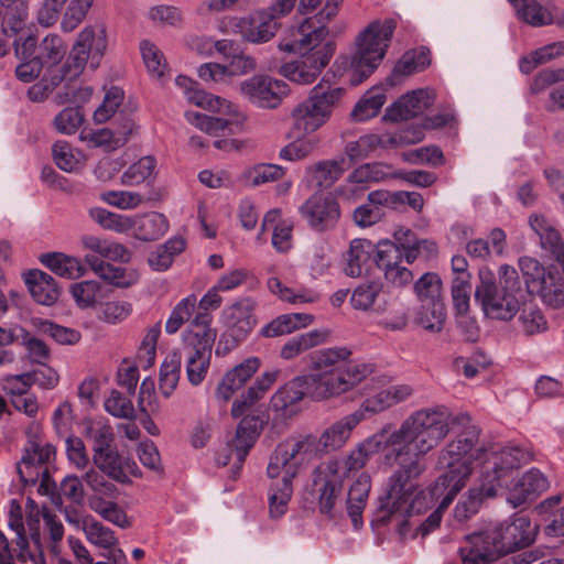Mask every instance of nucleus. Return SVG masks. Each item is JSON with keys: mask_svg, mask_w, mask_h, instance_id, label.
Instances as JSON below:
<instances>
[{"mask_svg": "<svg viewBox=\"0 0 564 564\" xmlns=\"http://www.w3.org/2000/svg\"><path fill=\"white\" fill-rule=\"evenodd\" d=\"M67 520L69 523H76L84 532L86 540L98 549H109L119 543L115 532L91 516H86L80 521H73L69 517Z\"/></svg>", "mask_w": 564, "mask_h": 564, "instance_id": "nucleus-39", "label": "nucleus"}, {"mask_svg": "<svg viewBox=\"0 0 564 564\" xmlns=\"http://www.w3.org/2000/svg\"><path fill=\"white\" fill-rule=\"evenodd\" d=\"M219 29L223 32L237 33L249 43L262 44L274 37L279 24L269 20L267 15H262V12L258 10L249 17L224 20Z\"/></svg>", "mask_w": 564, "mask_h": 564, "instance_id": "nucleus-19", "label": "nucleus"}, {"mask_svg": "<svg viewBox=\"0 0 564 564\" xmlns=\"http://www.w3.org/2000/svg\"><path fill=\"white\" fill-rule=\"evenodd\" d=\"M518 265L528 293L539 296L547 307H564V251L546 265L528 256L519 258Z\"/></svg>", "mask_w": 564, "mask_h": 564, "instance_id": "nucleus-9", "label": "nucleus"}, {"mask_svg": "<svg viewBox=\"0 0 564 564\" xmlns=\"http://www.w3.org/2000/svg\"><path fill=\"white\" fill-rule=\"evenodd\" d=\"M401 262L402 253L395 243L389 240L379 242L376 264L383 271L388 283L397 288L408 285L413 279L411 270L402 265Z\"/></svg>", "mask_w": 564, "mask_h": 564, "instance_id": "nucleus-25", "label": "nucleus"}, {"mask_svg": "<svg viewBox=\"0 0 564 564\" xmlns=\"http://www.w3.org/2000/svg\"><path fill=\"white\" fill-rule=\"evenodd\" d=\"M284 175V169L276 164L260 163L247 167L242 173V180L250 186H259L274 182Z\"/></svg>", "mask_w": 564, "mask_h": 564, "instance_id": "nucleus-60", "label": "nucleus"}, {"mask_svg": "<svg viewBox=\"0 0 564 564\" xmlns=\"http://www.w3.org/2000/svg\"><path fill=\"white\" fill-rule=\"evenodd\" d=\"M86 437L93 443V453L111 447L113 432L109 424L102 420L85 423Z\"/></svg>", "mask_w": 564, "mask_h": 564, "instance_id": "nucleus-61", "label": "nucleus"}, {"mask_svg": "<svg viewBox=\"0 0 564 564\" xmlns=\"http://www.w3.org/2000/svg\"><path fill=\"white\" fill-rule=\"evenodd\" d=\"M240 95L250 104L263 108H276L288 93L284 82L269 75H253L239 84Z\"/></svg>", "mask_w": 564, "mask_h": 564, "instance_id": "nucleus-17", "label": "nucleus"}, {"mask_svg": "<svg viewBox=\"0 0 564 564\" xmlns=\"http://www.w3.org/2000/svg\"><path fill=\"white\" fill-rule=\"evenodd\" d=\"M301 214L308 226L317 231L333 228L340 216L336 200L323 194L311 196L301 207Z\"/></svg>", "mask_w": 564, "mask_h": 564, "instance_id": "nucleus-24", "label": "nucleus"}, {"mask_svg": "<svg viewBox=\"0 0 564 564\" xmlns=\"http://www.w3.org/2000/svg\"><path fill=\"white\" fill-rule=\"evenodd\" d=\"M257 68L256 59L247 54L238 53L230 57L227 65L218 63H205L197 70L198 77L208 83H227L231 77L243 76Z\"/></svg>", "mask_w": 564, "mask_h": 564, "instance_id": "nucleus-26", "label": "nucleus"}, {"mask_svg": "<svg viewBox=\"0 0 564 564\" xmlns=\"http://www.w3.org/2000/svg\"><path fill=\"white\" fill-rule=\"evenodd\" d=\"M361 421L364 415L355 411L325 429L318 437L308 434L288 440L276 447L267 467V475L272 480L268 490L272 518H280L288 511L293 479L324 452L341 448Z\"/></svg>", "mask_w": 564, "mask_h": 564, "instance_id": "nucleus-2", "label": "nucleus"}, {"mask_svg": "<svg viewBox=\"0 0 564 564\" xmlns=\"http://www.w3.org/2000/svg\"><path fill=\"white\" fill-rule=\"evenodd\" d=\"M379 245L362 238L352 239L346 252L345 273L350 278H359L367 273L376 262Z\"/></svg>", "mask_w": 564, "mask_h": 564, "instance_id": "nucleus-30", "label": "nucleus"}, {"mask_svg": "<svg viewBox=\"0 0 564 564\" xmlns=\"http://www.w3.org/2000/svg\"><path fill=\"white\" fill-rule=\"evenodd\" d=\"M262 229H272L271 243L279 253L293 248V221L282 218L280 209H271L264 215Z\"/></svg>", "mask_w": 564, "mask_h": 564, "instance_id": "nucleus-35", "label": "nucleus"}, {"mask_svg": "<svg viewBox=\"0 0 564 564\" xmlns=\"http://www.w3.org/2000/svg\"><path fill=\"white\" fill-rule=\"evenodd\" d=\"M529 225L540 239L543 249L553 256L564 251V243L553 221L545 215L534 213L529 217Z\"/></svg>", "mask_w": 564, "mask_h": 564, "instance_id": "nucleus-40", "label": "nucleus"}, {"mask_svg": "<svg viewBox=\"0 0 564 564\" xmlns=\"http://www.w3.org/2000/svg\"><path fill=\"white\" fill-rule=\"evenodd\" d=\"M434 99V91L427 88L409 91L386 109L382 119L390 122L409 120L423 113Z\"/></svg>", "mask_w": 564, "mask_h": 564, "instance_id": "nucleus-23", "label": "nucleus"}, {"mask_svg": "<svg viewBox=\"0 0 564 564\" xmlns=\"http://www.w3.org/2000/svg\"><path fill=\"white\" fill-rule=\"evenodd\" d=\"M197 305V297L195 294L182 299L172 310L166 323L165 332L167 334H175L182 325L189 319Z\"/></svg>", "mask_w": 564, "mask_h": 564, "instance_id": "nucleus-62", "label": "nucleus"}, {"mask_svg": "<svg viewBox=\"0 0 564 564\" xmlns=\"http://www.w3.org/2000/svg\"><path fill=\"white\" fill-rule=\"evenodd\" d=\"M519 447L521 448V446ZM527 452L530 454V459L528 460L529 463L532 459V454L528 449ZM523 464H527V462L522 463V465ZM520 466L521 464L511 469L507 484L500 490L501 494L505 489H507V501L513 508L520 507L525 502L535 499L550 486L547 478L536 468L529 469L517 479L512 478L513 469H517Z\"/></svg>", "mask_w": 564, "mask_h": 564, "instance_id": "nucleus-18", "label": "nucleus"}, {"mask_svg": "<svg viewBox=\"0 0 564 564\" xmlns=\"http://www.w3.org/2000/svg\"><path fill=\"white\" fill-rule=\"evenodd\" d=\"M382 292V284L378 281H367L356 286L350 296V304L357 311L371 310Z\"/></svg>", "mask_w": 564, "mask_h": 564, "instance_id": "nucleus-59", "label": "nucleus"}, {"mask_svg": "<svg viewBox=\"0 0 564 564\" xmlns=\"http://www.w3.org/2000/svg\"><path fill=\"white\" fill-rule=\"evenodd\" d=\"M341 95L340 88L324 83L313 87L308 97L291 112L294 131L300 134H316V131L330 119Z\"/></svg>", "mask_w": 564, "mask_h": 564, "instance_id": "nucleus-13", "label": "nucleus"}, {"mask_svg": "<svg viewBox=\"0 0 564 564\" xmlns=\"http://www.w3.org/2000/svg\"><path fill=\"white\" fill-rule=\"evenodd\" d=\"M387 101L384 87L376 86L367 90L355 105L351 117L355 121L364 122L376 117Z\"/></svg>", "mask_w": 564, "mask_h": 564, "instance_id": "nucleus-43", "label": "nucleus"}, {"mask_svg": "<svg viewBox=\"0 0 564 564\" xmlns=\"http://www.w3.org/2000/svg\"><path fill=\"white\" fill-rule=\"evenodd\" d=\"M513 7L518 19L532 26H544L554 23L550 7L542 6L538 0H508Z\"/></svg>", "mask_w": 564, "mask_h": 564, "instance_id": "nucleus-42", "label": "nucleus"}, {"mask_svg": "<svg viewBox=\"0 0 564 564\" xmlns=\"http://www.w3.org/2000/svg\"><path fill=\"white\" fill-rule=\"evenodd\" d=\"M430 63V52L424 47L406 52L394 66L392 76L399 77L412 75L425 69Z\"/></svg>", "mask_w": 564, "mask_h": 564, "instance_id": "nucleus-58", "label": "nucleus"}, {"mask_svg": "<svg viewBox=\"0 0 564 564\" xmlns=\"http://www.w3.org/2000/svg\"><path fill=\"white\" fill-rule=\"evenodd\" d=\"M209 314H197L183 333V347L178 352L185 359L186 377L192 386L200 384L208 371L216 330L210 327Z\"/></svg>", "mask_w": 564, "mask_h": 564, "instance_id": "nucleus-10", "label": "nucleus"}, {"mask_svg": "<svg viewBox=\"0 0 564 564\" xmlns=\"http://www.w3.org/2000/svg\"><path fill=\"white\" fill-rule=\"evenodd\" d=\"M372 180L364 164L355 169L348 176L346 183L339 188V195L346 199H354L359 196Z\"/></svg>", "mask_w": 564, "mask_h": 564, "instance_id": "nucleus-64", "label": "nucleus"}, {"mask_svg": "<svg viewBox=\"0 0 564 564\" xmlns=\"http://www.w3.org/2000/svg\"><path fill=\"white\" fill-rule=\"evenodd\" d=\"M412 392V388L408 384H394L375 389L362 401L357 413L364 415L365 420L405 401L411 397Z\"/></svg>", "mask_w": 564, "mask_h": 564, "instance_id": "nucleus-28", "label": "nucleus"}, {"mask_svg": "<svg viewBox=\"0 0 564 564\" xmlns=\"http://www.w3.org/2000/svg\"><path fill=\"white\" fill-rule=\"evenodd\" d=\"M134 128V122L130 118H124L113 130L102 128L94 130L84 128L79 133V140L90 148H104L107 151H113L123 147Z\"/></svg>", "mask_w": 564, "mask_h": 564, "instance_id": "nucleus-27", "label": "nucleus"}, {"mask_svg": "<svg viewBox=\"0 0 564 564\" xmlns=\"http://www.w3.org/2000/svg\"><path fill=\"white\" fill-rule=\"evenodd\" d=\"M562 497L560 495L546 498L535 507L540 516H552L551 522L545 527V533L550 536H564V507L558 508Z\"/></svg>", "mask_w": 564, "mask_h": 564, "instance_id": "nucleus-56", "label": "nucleus"}, {"mask_svg": "<svg viewBox=\"0 0 564 564\" xmlns=\"http://www.w3.org/2000/svg\"><path fill=\"white\" fill-rule=\"evenodd\" d=\"M69 293L82 310L94 307L104 297L102 285L96 280L73 283L69 286Z\"/></svg>", "mask_w": 564, "mask_h": 564, "instance_id": "nucleus-52", "label": "nucleus"}, {"mask_svg": "<svg viewBox=\"0 0 564 564\" xmlns=\"http://www.w3.org/2000/svg\"><path fill=\"white\" fill-rule=\"evenodd\" d=\"M23 281L33 297L41 305H53L59 297V288L55 279L41 270H29L23 273Z\"/></svg>", "mask_w": 564, "mask_h": 564, "instance_id": "nucleus-33", "label": "nucleus"}, {"mask_svg": "<svg viewBox=\"0 0 564 564\" xmlns=\"http://www.w3.org/2000/svg\"><path fill=\"white\" fill-rule=\"evenodd\" d=\"M446 308L444 302L422 303L415 316V322L430 333H440L445 324Z\"/></svg>", "mask_w": 564, "mask_h": 564, "instance_id": "nucleus-50", "label": "nucleus"}, {"mask_svg": "<svg viewBox=\"0 0 564 564\" xmlns=\"http://www.w3.org/2000/svg\"><path fill=\"white\" fill-rule=\"evenodd\" d=\"M182 354L178 350L170 352L160 367L159 389L164 398H170L175 391L181 376Z\"/></svg>", "mask_w": 564, "mask_h": 564, "instance_id": "nucleus-47", "label": "nucleus"}, {"mask_svg": "<svg viewBox=\"0 0 564 564\" xmlns=\"http://www.w3.org/2000/svg\"><path fill=\"white\" fill-rule=\"evenodd\" d=\"M40 260L48 270L64 279L76 280L87 272L84 259L64 252L45 253Z\"/></svg>", "mask_w": 564, "mask_h": 564, "instance_id": "nucleus-36", "label": "nucleus"}, {"mask_svg": "<svg viewBox=\"0 0 564 564\" xmlns=\"http://www.w3.org/2000/svg\"><path fill=\"white\" fill-rule=\"evenodd\" d=\"M55 164L64 172L76 173L80 171L87 161L86 155L73 148L67 141H56L52 147Z\"/></svg>", "mask_w": 564, "mask_h": 564, "instance_id": "nucleus-45", "label": "nucleus"}, {"mask_svg": "<svg viewBox=\"0 0 564 564\" xmlns=\"http://www.w3.org/2000/svg\"><path fill=\"white\" fill-rule=\"evenodd\" d=\"M562 55H564V41L554 42L521 57L519 68L523 74H530L539 65L545 64Z\"/></svg>", "mask_w": 564, "mask_h": 564, "instance_id": "nucleus-54", "label": "nucleus"}, {"mask_svg": "<svg viewBox=\"0 0 564 564\" xmlns=\"http://www.w3.org/2000/svg\"><path fill=\"white\" fill-rule=\"evenodd\" d=\"M64 79H69V76L65 73V66L62 65L57 73L46 72L39 83L29 88L28 95L33 101H42Z\"/></svg>", "mask_w": 564, "mask_h": 564, "instance_id": "nucleus-63", "label": "nucleus"}, {"mask_svg": "<svg viewBox=\"0 0 564 564\" xmlns=\"http://www.w3.org/2000/svg\"><path fill=\"white\" fill-rule=\"evenodd\" d=\"M346 170L345 159L321 161L306 169L305 178L316 187L332 186Z\"/></svg>", "mask_w": 564, "mask_h": 564, "instance_id": "nucleus-41", "label": "nucleus"}, {"mask_svg": "<svg viewBox=\"0 0 564 564\" xmlns=\"http://www.w3.org/2000/svg\"><path fill=\"white\" fill-rule=\"evenodd\" d=\"M350 356L351 351L346 347L324 348L312 355L311 373L305 376L313 379L311 382L315 386L313 391L317 398H326L324 383L332 382L338 376Z\"/></svg>", "mask_w": 564, "mask_h": 564, "instance_id": "nucleus-16", "label": "nucleus"}, {"mask_svg": "<svg viewBox=\"0 0 564 564\" xmlns=\"http://www.w3.org/2000/svg\"><path fill=\"white\" fill-rule=\"evenodd\" d=\"M268 290L282 302L291 305L314 304L319 301V293L312 289L301 286L293 289L284 285L276 276H271L267 281Z\"/></svg>", "mask_w": 564, "mask_h": 564, "instance_id": "nucleus-38", "label": "nucleus"}, {"mask_svg": "<svg viewBox=\"0 0 564 564\" xmlns=\"http://www.w3.org/2000/svg\"><path fill=\"white\" fill-rule=\"evenodd\" d=\"M156 161L153 156L147 155L131 164L121 175V184L137 186L150 182L155 176Z\"/></svg>", "mask_w": 564, "mask_h": 564, "instance_id": "nucleus-55", "label": "nucleus"}, {"mask_svg": "<svg viewBox=\"0 0 564 564\" xmlns=\"http://www.w3.org/2000/svg\"><path fill=\"white\" fill-rule=\"evenodd\" d=\"M93 460L95 466L100 471H102L113 480L121 484H127L130 481L129 476L127 475L121 465L119 455L117 454V452L111 449V447L95 452L93 454Z\"/></svg>", "mask_w": 564, "mask_h": 564, "instance_id": "nucleus-51", "label": "nucleus"}, {"mask_svg": "<svg viewBox=\"0 0 564 564\" xmlns=\"http://www.w3.org/2000/svg\"><path fill=\"white\" fill-rule=\"evenodd\" d=\"M387 134L369 133L349 141L345 145V154L350 161H360L371 155L378 149H387Z\"/></svg>", "mask_w": 564, "mask_h": 564, "instance_id": "nucleus-46", "label": "nucleus"}, {"mask_svg": "<svg viewBox=\"0 0 564 564\" xmlns=\"http://www.w3.org/2000/svg\"><path fill=\"white\" fill-rule=\"evenodd\" d=\"M259 367V358L250 357L226 372L217 387V399L223 402L229 401L235 392L241 389L245 383L256 373Z\"/></svg>", "mask_w": 564, "mask_h": 564, "instance_id": "nucleus-31", "label": "nucleus"}, {"mask_svg": "<svg viewBox=\"0 0 564 564\" xmlns=\"http://www.w3.org/2000/svg\"><path fill=\"white\" fill-rule=\"evenodd\" d=\"M373 311L380 315L379 325L384 329L398 332L408 325V314L403 304L395 299L378 304Z\"/></svg>", "mask_w": 564, "mask_h": 564, "instance_id": "nucleus-44", "label": "nucleus"}, {"mask_svg": "<svg viewBox=\"0 0 564 564\" xmlns=\"http://www.w3.org/2000/svg\"><path fill=\"white\" fill-rule=\"evenodd\" d=\"M170 228L167 217L159 212L133 215L132 236L141 241H154L163 237Z\"/></svg>", "mask_w": 564, "mask_h": 564, "instance_id": "nucleus-34", "label": "nucleus"}, {"mask_svg": "<svg viewBox=\"0 0 564 564\" xmlns=\"http://www.w3.org/2000/svg\"><path fill=\"white\" fill-rule=\"evenodd\" d=\"M107 32L102 24L85 26L77 35L69 54L63 64L69 80L79 77L87 64L93 69L100 65L107 50Z\"/></svg>", "mask_w": 564, "mask_h": 564, "instance_id": "nucleus-15", "label": "nucleus"}, {"mask_svg": "<svg viewBox=\"0 0 564 564\" xmlns=\"http://www.w3.org/2000/svg\"><path fill=\"white\" fill-rule=\"evenodd\" d=\"M370 490L371 477L366 471L359 473L348 487L345 506L355 528L362 524V512L367 506Z\"/></svg>", "mask_w": 564, "mask_h": 564, "instance_id": "nucleus-32", "label": "nucleus"}, {"mask_svg": "<svg viewBox=\"0 0 564 564\" xmlns=\"http://www.w3.org/2000/svg\"><path fill=\"white\" fill-rule=\"evenodd\" d=\"M259 436V431L257 429V421L254 417H245L240 421L237 426L236 435L227 444L226 453L220 454L216 458V463L219 466H226L229 464L232 458L234 465L239 470L245 462L246 456L248 455L250 448L256 443Z\"/></svg>", "mask_w": 564, "mask_h": 564, "instance_id": "nucleus-22", "label": "nucleus"}, {"mask_svg": "<svg viewBox=\"0 0 564 564\" xmlns=\"http://www.w3.org/2000/svg\"><path fill=\"white\" fill-rule=\"evenodd\" d=\"M395 22L392 19L372 21L356 37V51L350 59V70L358 79L354 84L361 83L379 66L383 59Z\"/></svg>", "mask_w": 564, "mask_h": 564, "instance_id": "nucleus-11", "label": "nucleus"}, {"mask_svg": "<svg viewBox=\"0 0 564 564\" xmlns=\"http://www.w3.org/2000/svg\"><path fill=\"white\" fill-rule=\"evenodd\" d=\"M326 328L312 329L288 339L280 350V357L284 360H292L308 349L325 344L329 337Z\"/></svg>", "mask_w": 564, "mask_h": 564, "instance_id": "nucleus-37", "label": "nucleus"}, {"mask_svg": "<svg viewBox=\"0 0 564 564\" xmlns=\"http://www.w3.org/2000/svg\"><path fill=\"white\" fill-rule=\"evenodd\" d=\"M478 427L476 425L467 426L462 433H459L455 440L449 442L441 452L438 456V463L445 468V471L438 476V478L426 489H422L415 482V478L419 476H411L410 480L414 484L415 489L411 495V500L419 496H429L431 501L429 505L420 511L410 512H388L387 517H411L413 514H420L430 509L434 502L441 499L440 506L436 511L430 514V517L421 524L420 532L424 536L437 528L442 519V510L446 509L456 495L465 487L469 476L471 475V462L474 458L473 451L477 445Z\"/></svg>", "mask_w": 564, "mask_h": 564, "instance_id": "nucleus-3", "label": "nucleus"}, {"mask_svg": "<svg viewBox=\"0 0 564 564\" xmlns=\"http://www.w3.org/2000/svg\"><path fill=\"white\" fill-rule=\"evenodd\" d=\"M538 533V525L524 516L489 527L482 532L465 538L459 547L463 564H491L518 547L531 544Z\"/></svg>", "mask_w": 564, "mask_h": 564, "instance_id": "nucleus-6", "label": "nucleus"}, {"mask_svg": "<svg viewBox=\"0 0 564 564\" xmlns=\"http://www.w3.org/2000/svg\"><path fill=\"white\" fill-rule=\"evenodd\" d=\"M203 108L214 116L204 115L197 111H186L185 118L188 123L212 135L236 134L243 130L247 115L232 101L210 95L205 102H198Z\"/></svg>", "mask_w": 564, "mask_h": 564, "instance_id": "nucleus-12", "label": "nucleus"}, {"mask_svg": "<svg viewBox=\"0 0 564 564\" xmlns=\"http://www.w3.org/2000/svg\"><path fill=\"white\" fill-rule=\"evenodd\" d=\"M55 458V447L40 440H31L25 446L24 454L18 464V474L25 485L36 484L40 476L45 474L46 464Z\"/></svg>", "mask_w": 564, "mask_h": 564, "instance_id": "nucleus-21", "label": "nucleus"}, {"mask_svg": "<svg viewBox=\"0 0 564 564\" xmlns=\"http://www.w3.org/2000/svg\"><path fill=\"white\" fill-rule=\"evenodd\" d=\"M416 300L422 303L444 302L443 281L436 272H425L413 284Z\"/></svg>", "mask_w": 564, "mask_h": 564, "instance_id": "nucleus-48", "label": "nucleus"}, {"mask_svg": "<svg viewBox=\"0 0 564 564\" xmlns=\"http://www.w3.org/2000/svg\"><path fill=\"white\" fill-rule=\"evenodd\" d=\"M140 53L148 73L154 78H162L167 72L163 52L150 40L140 42Z\"/></svg>", "mask_w": 564, "mask_h": 564, "instance_id": "nucleus-57", "label": "nucleus"}, {"mask_svg": "<svg viewBox=\"0 0 564 564\" xmlns=\"http://www.w3.org/2000/svg\"><path fill=\"white\" fill-rule=\"evenodd\" d=\"M321 138L317 134H300L294 141L281 149L280 158L286 161H300L312 155L319 147Z\"/></svg>", "mask_w": 564, "mask_h": 564, "instance_id": "nucleus-53", "label": "nucleus"}, {"mask_svg": "<svg viewBox=\"0 0 564 564\" xmlns=\"http://www.w3.org/2000/svg\"><path fill=\"white\" fill-rule=\"evenodd\" d=\"M451 422L452 413L446 406L421 409L408 416L399 429L391 431L387 425L367 437L345 458L321 462L312 471V495L319 512L334 516L344 501L349 474L361 470L381 452H386L388 460H395L399 469L386 482L384 492L379 498V510L406 513L424 509L431 497L419 496L411 500L415 486L410 477L423 473L420 457L437 447L447 436Z\"/></svg>", "mask_w": 564, "mask_h": 564, "instance_id": "nucleus-1", "label": "nucleus"}, {"mask_svg": "<svg viewBox=\"0 0 564 564\" xmlns=\"http://www.w3.org/2000/svg\"><path fill=\"white\" fill-rule=\"evenodd\" d=\"M525 294L516 268L502 264L498 270V281L488 267L478 271L475 301L485 317L492 321L509 322L524 304Z\"/></svg>", "mask_w": 564, "mask_h": 564, "instance_id": "nucleus-7", "label": "nucleus"}, {"mask_svg": "<svg viewBox=\"0 0 564 564\" xmlns=\"http://www.w3.org/2000/svg\"><path fill=\"white\" fill-rule=\"evenodd\" d=\"M327 30L315 26L311 19L292 29L289 37L279 43L282 52L300 54L295 61L284 63L280 74L292 83L310 85L315 82L329 63L334 46L326 40Z\"/></svg>", "mask_w": 564, "mask_h": 564, "instance_id": "nucleus-5", "label": "nucleus"}, {"mask_svg": "<svg viewBox=\"0 0 564 564\" xmlns=\"http://www.w3.org/2000/svg\"><path fill=\"white\" fill-rule=\"evenodd\" d=\"M311 378L300 376L281 387L271 398L272 410L282 419L292 417L300 412V402L306 397L323 400L314 394L315 386Z\"/></svg>", "mask_w": 564, "mask_h": 564, "instance_id": "nucleus-20", "label": "nucleus"}, {"mask_svg": "<svg viewBox=\"0 0 564 564\" xmlns=\"http://www.w3.org/2000/svg\"><path fill=\"white\" fill-rule=\"evenodd\" d=\"M473 454L471 471L478 465L482 471L479 486L470 488L454 508V517L460 522L476 514L484 499L498 496L507 484L511 469L530 459V454L517 445L486 449L479 437Z\"/></svg>", "mask_w": 564, "mask_h": 564, "instance_id": "nucleus-4", "label": "nucleus"}, {"mask_svg": "<svg viewBox=\"0 0 564 564\" xmlns=\"http://www.w3.org/2000/svg\"><path fill=\"white\" fill-rule=\"evenodd\" d=\"M84 251V261L101 280L117 288H129L139 281V272L133 268L116 267L105 260L128 262L130 251L116 241L102 239L96 235L84 234L79 237Z\"/></svg>", "mask_w": 564, "mask_h": 564, "instance_id": "nucleus-8", "label": "nucleus"}, {"mask_svg": "<svg viewBox=\"0 0 564 564\" xmlns=\"http://www.w3.org/2000/svg\"><path fill=\"white\" fill-rule=\"evenodd\" d=\"M373 366L365 362L351 361L345 362V366L338 372V376L332 379V382H325L324 395L326 399L346 393L357 387L373 373Z\"/></svg>", "mask_w": 564, "mask_h": 564, "instance_id": "nucleus-29", "label": "nucleus"}, {"mask_svg": "<svg viewBox=\"0 0 564 564\" xmlns=\"http://www.w3.org/2000/svg\"><path fill=\"white\" fill-rule=\"evenodd\" d=\"M67 46L58 34L46 35L40 44L37 59L42 65L47 66V70L58 72L59 63L65 57Z\"/></svg>", "mask_w": 564, "mask_h": 564, "instance_id": "nucleus-49", "label": "nucleus"}, {"mask_svg": "<svg viewBox=\"0 0 564 564\" xmlns=\"http://www.w3.org/2000/svg\"><path fill=\"white\" fill-rule=\"evenodd\" d=\"M257 303L252 297L242 296L226 305L219 321L225 332L219 338L216 355H226L243 341L257 325Z\"/></svg>", "mask_w": 564, "mask_h": 564, "instance_id": "nucleus-14", "label": "nucleus"}]
</instances>
